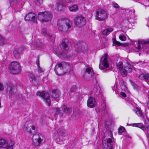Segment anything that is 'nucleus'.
Instances as JSON below:
<instances>
[{
  "label": "nucleus",
  "mask_w": 149,
  "mask_h": 149,
  "mask_svg": "<svg viewBox=\"0 0 149 149\" xmlns=\"http://www.w3.org/2000/svg\"><path fill=\"white\" fill-rule=\"evenodd\" d=\"M58 29L62 32L68 31L72 26L71 22L67 18L59 19L57 22Z\"/></svg>",
  "instance_id": "1"
},
{
  "label": "nucleus",
  "mask_w": 149,
  "mask_h": 149,
  "mask_svg": "<svg viewBox=\"0 0 149 149\" xmlns=\"http://www.w3.org/2000/svg\"><path fill=\"white\" fill-rule=\"evenodd\" d=\"M54 71L56 74L61 76L71 70L70 65L66 62H62L57 64L55 66Z\"/></svg>",
  "instance_id": "2"
},
{
  "label": "nucleus",
  "mask_w": 149,
  "mask_h": 149,
  "mask_svg": "<svg viewBox=\"0 0 149 149\" xmlns=\"http://www.w3.org/2000/svg\"><path fill=\"white\" fill-rule=\"evenodd\" d=\"M52 15L50 12L45 11L39 13L38 17L41 22H47L50 21L52 18Z\"/></svg>",
  "instance_id": "3"
},
{
  "label": "nucleus",
  "mask_w": 149,
  "mask_h": 149,
  "mask_svg": "<svg viewBox=\"0 0 149 149\" xmlns=\"http://www.w3.org/2000/svg\"><path fill=\"white\" fill-rule=\"evenodd\" d=\"M74 22L75 25L79 27L83 26L86 24V19L82 15L76 16L74 19Z\"/></svg>",
  "instance_id": "4"
},
{
  "label": "nucleus",
  "mask_w": 149,
  "mask_h": 149,
  "mask_svg": "<svg viewBox=\"0 0 149 149\" xmlns=\"http://www.w3.org/2000/svg\"><path fill=\"white\" fill-rule=\"evenodd\" d=\"M8 68L11 73L15 74L18 73L21 69L20 64L17 62H12Z\"/></svg>",
  "instance_id": "5"
},
{
  "label": "nucleus",
  "mask_w": 149,
  "mask_h": 149,
  "mask_svg": "<svg viewBox=\"0 0 149 149\" xmlns=\"http://www.w3.org/2000/svg\"><path fill=\"white\" fill-rule=\"evenodd\" d=\"M36 95L42 97L43 101L48 106H49L51 104V100L49 97V94L45 91L42 92H37Z\"/></svg>",
  "instance_id": "6"
},
{
  "label": "nucleus",
  "mask_w": 149,
  "mask_h": 149,
  "mask_svg": "<svg viewBox=\"0 0 149 149\" xmlns=\"http://www.w3.org/2000/svg\"><path fill=\"white\" fill-rule=\"evenodd\" d=\"M14 143L13 142H8L3 139H0V148L4 149H13Z\"/></svg>",
  "instance_id": "7"
},
{
  "label": "nucleus",
  "mask_w": 149,
  "mask_h": 149,
  "mask_svg": "<svg viewBox=\"0 0 149 149\" xmlns=\"http://www.w3.org/2000/svg\"><path fill=\"white\" fill-rule=\"evenodd\" d=\"M42 138L43 137L41 134L37 133L34 134L32 138V144L35 146H38L42 141Z\"/></svg>",
  "instance_id": "8"
},
{
  "label": "nucleus",
  "mask_w": 149,
  "mask_h": 149,
  "mask_svg": "<svg viewBox=\"0 0 149 149\" xmlns=\"http://www.w3.org/2000/svg\"><path fill=\"white\" fill-rule=\"evenodd\" d=\"M113 143L111 139L109 138L107 139H102L103 149H112V146Z\"/></svg>",
  "instance_id": "9"
},
{
  "label": "nucleus",
  "mask_w": 149,
  "mask_h": 149,
  "mask_svg": "<svg viewBox=\"0 0 149 149\" xmlns=\"http://www.w3.org/2000/svg\"><path fill=\"white\" fill-rule=\"evenodd\" d=\"M96 18L99 20L101 21L106 19L108 17L107 12L104 10L99 9L96 12Z\"/></svg>",
  "instance_id": "10"
},
{
  "label": "nucleus",
  "mask_w": 149,
  "mask_h": 149,
  "mask_svg": "<svg viewBox=\"0 0 149 149\" xmlns=\"http://www.w3.org/2000/svg\"><path fill=\"white\" fill-rule=\"evenodd\" d=\"M90 76L94 78L95 77V74L91 68L89 67L86 69L84 74H82V77L85 79H87Z\"/></svg>",
  "instance_id": "11"
},
{
  "label": "nucleus",
  "mask_w": 149,
  "mask_h": 149,
  "mask_svg": "<svg viewBox=\"0 0 149 149\" xmlns=\"http://www.w3.org/2000/svg\"><path fill=\"white\" fill-rule=\"evenodd\" d=\"M77 50L78 51H81L85 53L87 51V46L85 43L80 42H78L75 46Z\"/></svg>",
  "instance_id": "12"
},
{
  "label": "nucleus",
  "mask_w": 149,
  "mask_h": 149,
  "mask_svg": "<svg viewBox=\"0 0 149 149\" xmlns=\"http://www.w3.org/2000/svg\"><path fill=\"white\" fill-rule=\"evenodd\" d=\"M70 45L69 40L65 39L62 40L60 47L62 51L66 52L69 49Z\"/></svg>",
  "instance_id": "13"
},
{
  "label": "nucleus",
  "mask_w": 149,
  "mask_h": 149,
  "mask_svg": "<svg viewBox=\"0 0 149 149\" xmlns=\"http://www.w3.org/2000/svg\"><path fill=\"white\" fill-rule=\"evenodd\" d=\"M134 68L133 65L128 64V66L125 67L120 71L121 74L123 77H125L127 75V73L132 72V70Z\"/></svg>",
  "instance_id": "14"
},
{
  "label": "nucleus",
  "mask_w": 149,
  "mask_h": 149,
  "mask_svg": "<svg viewBox=\"0 0 149 149\" xmlns=\"http://www.w3.org/2000/svg\"><path fill=\"white\" fill-rule=\"evenodd\" d=\"M108 56H109L107 54H104V56H103V57L102 58V59L104 58L102 61L103 66V67L100 66V68L101 69L104 70L105 68H107L109 67V64L107 60Z\"/></svg>",
  "instance_id": "15"
},
{
  "label": "nucleus",
  "mask_w": 149,
  "mask_h": 149,
  "mask_svg": "<svg viewBox=\"0 0 149 149\" xmlns=\"http://www.w3.org/2000/svg\"><path fill=\"white\" fill-rule=\"evenodd\" d=\"M25 20H31L34 22H36L37 18L35 17V15L34 13H28L24 17Z\"/></svg>",
  "instance_id": "16"
},
{
  "label": "nucleus",
  "mask_w": 149,
  "mask_h": 149,
  "mask_svg": "<svg viewBox=\"0 0 149 149\" xmlns=\"http://www.w3.org/2000/svg\"><path fill=\"white\" fill-rule=\"evenodd\" d=\"M6 90L9 93L14 94L16 92L17 89L15 86L10 84L8 85Z\"/></svg>",
  "instance_id": "17"
},
{
  "label": "nucleus",
  "mask_w": 149,
  "mask_h": 149,
  "mask_svg": "<svg viewBox=\"0 0 149 149\" xmlns=\"http://www.w3.org/2000/svg\"><path fill=\"white\" fill-rule=\"evenodd\" d=\"M65 8V6L63 1L61 0H59L56 3L57 10L58 11H63Z\"/></svg>",
  "instance_id": "18"
},
{
  "label": "nucleus",
  "mask_w": 149,
  "mask_h": 149,
  "mask_svg": "<svg viewBox=\"0 0 149 149\" xmlns=\"http://www.w3.org/2000/svg\"><path fill=\"white\" fill-rule=\"evenodd\" d=\"M60 95V92L58 90H56L52 91L51 95L52 98H54L57 101L58 100V97Z\"/></svg>",
  "instance_id": "19"
},
{
  "label": "nucleus",
  "mask_w": 149,
  "mask_h": 149,
  "mask_svg": "<svg viewBox=\"0 0 149 149\" xmlns=\"http://www.w3.org/2000/svg\"><path fill=\"white\" fill-rule=\"evenodd\" d=\"M87 104L88 107L91 108L94 107L95 104V99L91 97H89L87 101Z\"/></svg>",
  "instance_id": "20"
},
{
  "label": "nucleus",
  "mask_w": 149,
  "mask_h": 149,
  "mask_svg": "<svg viewBox=\"0 0 149 149\" xmlns=\"http://www.w3.org/2000/svg\"><path fill=\"white\" fill-rule=\"evenodd\" d=\"M30 76L31 79L30 81L33 85L35 86L37 85L39 82L37 78H36L32 74H30Z\"/></svg>",
  "instance_id": "21"
},
{
  "label": "nucleus",
  "mask_w": 149,
  "mask_h": 149,
  "mask_svg": "<svg viewBox=\"0 0 149 149\" xmlns=\"http://www.w3.org/2000/svg\"><path fill=\"white\" fill-rule=\"evenodd\" d=\"M139 78L142 80L149 81V74H142L139 76Z\"/></svg>",
  "instance_id": "22"
},
{
  "label": "nucleus",
  "mask_w": 149,
  "mask_h": 149,
  "mask_svg": "<svg viewBox=\"0 0 149 149\" xmlns=\"http://www.w3.org/2000/svg\"><path fill=\"white\" fill-rule=\"evenodd\" d=\"M113 30V29L112 28L106 29L103 31L102 34L104 36H107L109 35L111 32H112Z\"/></svg>",
  "instance_id": "23"
},
{
  "label": "nucleus",
  "mask_w": 149,
  "mask_h": 149,
  "mask_svg": "<svg viewBox=\"0 0 149 149\" xmlns=\"http://www.w3.org/2000/svg\"><path fill=\"white\" fill-rule=\"evenodd\" d=\"M57 132L59 135L64 136L65 134V130L62 127H60L57 130Z\"/></svg>",
  "instance_id": "24"
},
{
  "label": "nucleus",
  "mask_w": 149,
  "mask_h": 149,
  "mask_svg": "<svg viewBox=\"0 0 149 149\" xmlns=\"http://www.w3.org/2000/svg\"><path fill=\"white\" fill-rule=\"evenodd\" d=\"M149 43V40L145 41L143 40L141 41H139L137 43L138 45L137 48L139 49H141V45H140L145 44H146Z\"/></svg>",
  "instance_id": "25"
},
{
  "label": "nucleus",
  "mask_w": 149,
  "mask_h": 149,
  "mask_svg": "<svg viewBox=\"0 0 149 149\" xmlns=\"http://www.w3.org/2000/svg\"><path fill=\"white\" fill-rule=\"evenodd\" d=\"M30 121H28L26 122L23 127L24 130L27 131L28 130L29 128H30V126H31V124H30Z\"/></svg>",
  "instance_id": "26"
},
{
  "label": "nucleus",
  "mask_w": 149,
  "mask_h": 149,
  "mask_svg": "<svg viewBox=\"0 0 149 149\" xmlns=\"http://www.w3.org/2000/svg\"><path fill=\"white\" fill-rule=\"evenodd\" d=\"M20 50L17 49H15L13 51V54L14 56L16 58H19V54L21 52Z\"/></svg>",
  "instance_id": "27"
},
{
  "label": "nucleus",
  "mask_w": 149,
  "mask_h": 149,
  "mask_svg": "<svg viewBox=\"0 0 149 149\" xmlns=\"http://www.w3.org/2000/svg\"><path fill=\"white\" fill-rule=\"evenodd\" d=\"M70 10L72 12H75L78 10V6L77 5H74L69 8Z\"/></svg>",
  "instance_id": "28"
},
{
  "label": "nucleus",
  "mask_w": 149,
  "mask_h": 149,
  "mask_svg": "<svg viewBox=\"0 0 149 149\" xmlns=\"http://www.w3.org/2000/svg\"><path fill=\"white\" fill-rule=\"evenodd\" d=\"M134 111L136 114L139 116H141L143 115V113L141 110L138 108H136L134 109Z\"/></svg>",
  "instance_id": "29"
},
{
  "label": "nucleus",
  "mask_w": 149,
  "mask_h": 149,
  "mask_svg": "<svg viewBox=\"0 0 149 149\" xmlns=\"http://www.w3.org/2000/svg\"><path fill=\"white\" fill-rule=\"evenodd\" d=\"M30 129L27 131L28 133L32 134L35 132L36 128L33 125L30 126Z\"/></svg>",
  "instance_id": "30"
},
{
  "label": "nucleus",
  "mask_w": 149,
  "mask_h": 149,
  "mask_svg": "<svg viewBox=\"0 0 149 149\" xmlns=\"http://www.w3.org/2000/svg\"><path fill=\"white\" fill-rule=\"evenodd\" d=\"M63 108L64 111L65 113H70L72 111V110L71 108H67L65 106H64Z\"/></svg>",
  "instance_id": "31"
},
{
  "label": "nucleus",
  "mask_w": 149,
  "mask_h": 149,
  "mask_svg": "<svg viewBox=\"0 0 149 149\" xmlns=\"http://www.w3.org/2000/svg\"><path fill=\"white\" fill-rule=\"evenodd\" d=\"M117 69L119 71L125 67L123 66V63L121 62H119L117 64Z\"/></svg>",
  "instance_id": "32"
},
{
  "label": "nucleus",
  "mask_w": 149,
  "mask_h": 149,
  "mask_svg": "<svg viewBox=\"0 0 149 149\" xmlns=\"http://www.w3.org/2000/svg\"><path fill=\"white\" fill-rule=\"evenodd\" d=\"M137 127L140 128L144 131L146 130V127L143 125L141 123H138Z\"/></svg>",
  "instance_id": "33"
},
{
  "label": "nucleus",
  "mask_w": 149,
  "mask_h": 149,
  "mask_svg": "<svg viewBox=\"0 0 149 149\" xmlns=\"http://www.w3.org/2000/svg\"><path fill=\"white\" fill-rule=\"evenodd\" d=\"M41 43L40 42L39 40H38L34 42V45L38 48H41Z\"/></svg>",
  "instance_id": "34"
},
{
  "label": "nucleus",
  "mask_w": 149,
  "mask_h": 149,
  "mask_svg": "<svg viewBox=\"0 0 149 149\" xmlns=\"http://www.w3.org/2000/svg\"><path fill=\"white\" fill-rule=\"evenodd\" d=\"M41 31L42 34L44 36H47L49 35V34L47 32L46 30L45 29H42Z\"/></svg>",
  "instance_id": "35"
},
{
  "label": "nucleus",
  "mask_w": 149,
  "mask_h": 149,
  "mask_svg": "<svg viewBox=\"0 0 149 149\" xmlns=\"http://www.w3.org/2000/svg\"><path fill=\"white\" fill-rule=\"evenodd\" d=\"M119 39L122 41H125L126 40V37L123 34H121L119 36Z\"/></svg>",
  "instance_id": "36"
},
{
  "label": "nucleus",
  "mask_w": 149,
  "mask_h": 149,
  "mask_svg": "<svg viewBox=\"0 0 149 149\" xmlns=\"http://www.w3.org/2000/svg\"><path fill=\"white\" fill-rule=\"evenodd\" d=\"M50 38V40L52 41H54L55 39V36L54 35H50L49 34V35L48 36Z\"/></svg>",
  "instance_id": "37"
},
{
  "label": "nucleus",
  "mask_w": 149,
  "mask_h": 149,
  "mask_svg": "<svg viewBox=\"0 0 149 149\" xmlns=\"http://www.w3.org/2000/svg\"><path fill=\"white\" fill-rule=\"evenodd\" d=\"M113 44L116 45H117L118 46H120L121 45V44L119 42L116 41V39H113Z\"/></svg>",
  "instance_id": "38"
},
{
  "label": "nucleus",
  "mask_w": 149,
  "mask_h": 149,
  "mask_svg": "<svg viewBox=\"0 0 149 149\" xmlns=\"http://www.w3.org/2000/svg\"><path fill=\"white\" fill-rule=\"evenodd\" d=\"M125 130V128L123 127H120L118 129V131L120 133H122Z\"/></svg>",
  "instance_id": "39"
},
{
  "label": "nucleus",
  "mask_w": 149,
  "mask_h": 149,
  "mask_svg": "<svg viewBox=\"0 0 149 149\" xmlns=\"http://www.w3.org/2000/svg\"><path fill=\"white\" fill-rule=\"evenodd\" d=\"M5 42L4 39L0 36V44H4Z\"/></svg>",
  "instance_id": "40"
},
{
  "label": "nucleus",
  "mask_w": 149,
  "mask_h": 149,
  "mask_svg": "<svg viewBox=\"0 0 149 149\" xmlns=\"http://www.w3.org/2000/svg\"><path fill=\"white\" fill-rule=\"evenodd\" d=\"M145 126L146 127V130L145 131L148 132V131L149 132V122H148L147 124L146 125H145Z\"/></svg>",
  "instance_id": "41"
},
{
  "label": "nucleus",
  "mask_w": 149,
  "mask_h": 149,
  "mask_svg": "<svg viewBox=\"0 0 149 149\" xmlns=\"http://www.w3.org/2000/svg\"><path fill=\"white\" fill-rule=\"evenodd\" d=\"M38 70L39 72H43L42 69L39 66V64L38 65Z\"/></svg>",
  "instance_id": "42"
},
{
  "label": "nucleus",
  "mask_w": 149,
  "mask_h": 149,
  "mask_svg": "<svg viewBox=\"0 0 149 149\" xmlns=\"http://www.w3.org/2000/svg\"><path fill=\"white\" fill-rule=\"evenodd\" d=\"M37 3H36V5H38L41 4L42 2V0H36Z\"/></svg>",
  "instance_id": "43"
},
{
  "label": "nucleus",
  "mask_w": 149,
  "mask_h": 149,
  "mask_svg": "<svg viewBox=\"0 0 149 149\" xmlns=\"http://www.w3.org/2000/svg\"><path fill=\"white\" fill-rule=\"evenodd\" d=\"M113 6L116 8H119L120 7L118 4L116 3H114L113 4Z\"/></svg>",
  "instance_id": "44"
},
{
  "label": "nucleus",
  "mask_w": 149,
  "mask_h": 149,
  "mask_svg": "<svg viewBox=\"0 0 149 149\" xmlns=\"http://www.w3.org/2000/svg\"><path fill=\"white\" fill-rule=\"evenodd\" d=\"M56 114H58L60 113V109L58 108H56L55 109Z\"/></svg>",
  "instance_id": "45"
},
{
  "label": "nucleus",
  "mask_w": 149,
  "mask_h": 149,
  "mask_svg": "<svg viewBox=\"0 0 149 149\" xmlns=\"http://www.w3.org/2000/svg\"><path fill=\"white\" fill-rule=\"evenodd\" d=\"M75 90V86H73L72 87L70 90V91L71 92H73Z\"/></svg>",
  "instance_id": "46"
},
{
  "label": "nucleus",
  "mask_w": 149,
  "mask_h": 149,
  "mask_svg": "<svg viewBox=\"0 0 149 149\" xmlns=\"http://www.w3.org/2000/svg\"><path fill=\"white\" fill-rule=\"evenodd\" d=\"M120 95L123 97H125L126 96V94L123 92H121L120 93Z\"/></svg>",
  "instance_id": "47"
},
{
  "label": "nucleus",
  "mask_w": 149,
  "mask_h": 149,
  "mask_svg": "<svg viewBox=\"0 0 149 149\" xmlns=\"http://www.w3.org/2000/svg\"><path fill=\"white\" fill-rule=\"evenodd\" d=\"M3 89V86L2 84L0 83V91H2Z\"/></svg>",
  "instance_id": "48"
},
{
  "label": "nucleus",
  "mask_w": 149,
  "mask_h": 149,
  "mask_svg": "<svg viewBox=\"0 0 149 149\" xmlns=\"http://www.w3.org/2000/svg\"><path fill=\"white\" fill-rule=\"evenodd\" d=\"M65 1L68 3L73 2L74 1V0H65Z\"/></svg>",
  "instance_id": "49"
},
{
  "label": "nucleus",
  "mask_w": 149,
  "mask_h": 149,
  "mask_svg": "<svg viewBox=\"0 0 149 149\" xmlns=\"http://www.w3.org/2000/svg\"><path fill=\"white\" fill-rule=\"evenodd\" d=\"M137 125H138V123H135V124H133V126H134L137 127Z\"/></svg>",
  "instance_id": "50"
},
{
  "label": "nucleus",
  "mask_w": 149,
  "mask_h": 149,
  "mask_svg": "<svg viewBox=\"0 0 149 149\" xmlns=\"http://www.w3.org/2000/svg\"><path fill=\"white\" fill-rule=\"evenodd\" d=\"M10 2H15L17 1V0H10Z\"/></svg>",
  "instance_id": "51"
},
{
  "label": "nucleus",
  "mask_w": 149,
  "mask_h": 149,
  "mask_svg": "<svg viewBox=\"0 0 149 149\" xmlns=\"http://www.w3.org/2000/svg\"><path fill=\"white\" fill-rule=\"evenodd\" d=\"M121 82H122V83L123 84V85H125V82L122 80L121 81Z\"/></svg>",
  "instance_id": "52"
},
{
  "label": "nucleus",
  "mask_w": 149,
  "mask_h": 149,
  "mask_svg": "<svg viewBox=\"0 0 149 149\" xmlns=\"http://www.w3.org/2000/svg\"><path fill=\"white\" fill-rule=\"evenodd\" d=\"M147 106L149 108V101L147 103Z\"/></svg>",
  "instance_id": "53"
},
{
  "label": "nucleus",
  "mask_w": 149,
  "mask_h": 149,
  "mask_svg": "<svg viewBox=\"0 0 149 149\" xmlns=\"http://www.w3.org/2000/svg\"><path fill=\"white\" fill-rule=\"evenodd\" d=\"M134 85H135L134 86L135 87H136L137 86V85L136 84H134Z\"/></svg>",
  "instance_id": "54"
},
{
  "label": "nucleus",
  "mask_w": 149,
  "mask_h": 149,
  "mask_svg": "<svg viewBox=\"0 0 149 149\" xmlns=\"http://www.w3.org/2000/svg\"><path fill=\"white\" fill-rule=\"evenodd\" d=\"M1 107V100H0V107Z\"/></svg>",
  "instance_id": "55"
}]
</instances>
